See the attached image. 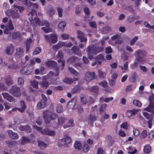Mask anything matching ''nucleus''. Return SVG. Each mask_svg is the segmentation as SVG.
<instances>
[{
    "label": "nucleus",
    "mask_w": 154,
    "mask_h": 154,
    "mask_svg": "<svg viewBox=\"0 0 154 154\" xmlns=\"http://www.w3.org/2000/svg\"><path fill=\"white\" fill-rule=\"evenodd\" d=\"M138 39V37L137 36H135L131 40L130 42V45L131 46H133L134 44L136 41Z\"/></svg>",
    "instance_id": "nucleus-33"
},
{
    "label": "nucleus",
    "mask_w": 154,
    "mask_h": 154,
    "mask_svg": "<svg viewBox=\"0 0 154 154\" xmlns=\"http://www.w3.org/2000/svg\"><path fill=\"white\" fill-rule=\"evenodd\" d=\"M8 133L9 137L12 139L16 140L19 137V136L17 133L13 132L11 130L8 131Z\"/></svg>",
    "instance_id": "nucleus-20"
},
{
    "label": "nucleus",
    "mask_w": 154,
    "mask_h": 154,
    "mask_svg": "<svg viewBox=\"0 0 154 154\" xmlns=\"http://www.w3.org/2000/svg\"><path fill=\"white\" fill-rule=\"evenodd\" d=\"M89 24L90 26L92 28H96L97 27V25L95 21L90 22H89Z\"/></svg>",
    "instance_id": "nucleus-54"
},
{
    "label": "nucleus",
    "mask_w": 154,
    "mask_h": 154,
    "mask_svg": "<svg viewBox=\"0 0 154 154\" xmlns=\"http://www.w3.org/2000/svg\"><path fill=\"white\" fill-rule=\"evenodd\" d=\"M107 104L106 103H103L101 105L99 109L100 113H101L106 109L107 107Z\"/></svg>",
    "instance_id": "nucleus-31"
},
{
    "label": "nucleus",
    "mask_w": 154,
    "mask_h": 154,
    "mask_svg": "<svg viewBox=\"0 0 154 154\" xmlns=\"http://www.w3.org/2000/svg\"><path fill=\"white\" fill-rule=\"evenodd\" d=\"M96 119V116L93 115H91L90 116L88 120L90 123L93 122L94 121H95Z\"/></svg>",
    "instance_id": "nucleus-38"
},
{
    "label": "nucleus",
    "mask_w": 154,
    "mask_h": 154,
    "mask_svg": "<svg viewBox=\"0 0 154 154\" xmlns=\"http://www.w3.org/2000/svg\"><path fill=\"white\" fill-rule=\"evenodd\" d=\"M34 21L36 25H40L41 24V21L39 18L38 17H36L34 18Z\"/></svg>",
    "instance_id": "nucleus-63"
},
{
    "label": "nucleus",
    "mask_w": 154,
    "mask_h": 154,
    "mask_svg": "<svg viewBox=\"0 0 154 154\" xmlns=\"http://www.w3.org/2000/svg\"><path fill=\"white\" fill-rule=\"evenodd\" d=\"M45 69L44 67L41 66L39 69H35V73L36 75H38L40 73H42V72Z\"/></svg>",
    "instance_id": "nucleus-28"
},
{
    "label": "nucleus",
    "mask_w": 154,
    "mask_h": 154,
    "mask_svg": "<svg viewBox=\"0 0 154 154\" xmlns=\"http://www.w3.org/2000/svg\"><path fill=\"white\" fill-rule=\"evenodd\" d=\"M57 11L58 13V16L60 17H61L62 16L63 10L60 7H58Z\"/></svg>",
    "instance_id": "nucleus-49"
},
{
    "label": "nucleus",
    "mask_w": 154,
    "mask_h": 154,
    "mask_svg": "<svg viewBox=\"0 0 154 154\" xmlns=\"http://www.w3.org/2000/svg\"><path fill=\"white\" fill-rule=\"evenodd\" d=\"M64 82L68 84H71L73 82V80L72 79L66 78L64 80Z\"/></svg>",
    "instance_id": "nucleus-60"
},
{
    "label": "nucleus",
    "mask_w": 154,
    "mask_h": 154,
    "mask_svg": "<svg viewBox=\"0 0 154 154\" xmlns=\"http://www.w3.org/2000/svg\"><path fill=\"white\" fill-rule=\"evenodd\" d=\"M95 59L97 60H101L102 61H103L104 59L103 55L101 54H99L96 57Z\"/></svg>",
    "instance_id": "nucleus-52"
},
{
    "label": "nucleus",
    "mask_w": 154,
    "mask_h": 154,
    "mask_svg": "<svg viewBox=\"0 0 154 154\" xmlns=\"http://www.w3.org/2000/svg\"><path fill=\"white\" fill-rule=\"evenodd\" d=\"M58 70H56L55 73L50 71L47 75L44 76V78H46L48 80L51 81V82L52 84H56L57 83V82L56 81L52 82V79L54 77L58 76Z\"/></svg>",
    "instance_id": "nucleus-3"
},
{
    "label": "nucleus",
    "mask_w": 154,
    "mask_h": 154,
    "mask_svg": "<svg viewBox=\"0 0 154 154\" xmlns=\"http://www.w3.org/2000/svg\"><path fill=\"white\" fill-rule=\"evenodd\" d=\"M134 55L137 59L140 60L146 55V53L145 51L139 49L136 51Z\"/></svg>",
    "instance_id": "nucleus-6"
},
{
    "label": "nucleus",
    "mask_w": 154,
    "mask_h": 154,
    "mask_svg": "<svg viewBox=\"0 0 154 154\" xmlns=\"http://www.w3.org/2000/svg\"><path fill=\"white\" fill-rule=\"evenodd\" d=\"M119 67L121 68L122 69H124V70H127L128 69V63L127 62L125 63L123 65V67L122 66H120Z\"/></svg>",
    "instance_id": "nucleus-48"
},
{
    "label": "nucleus",
    "mask_w": 154,
    "mask_h": 154,
    "mask_svg": "<svg viewBox=\"0 0 154 154\" xmlns=\"http://www.w3.org/2000/svg\"><path fill=\"white\" fill-rule=\"evenodd\" d=\"M32 72V70L30 69V67L29 65L23 67L20 71L21 73L26 75L29 74Z\"/></svg>",
    "instance_id": "nucleus-10"
},
{
    "label": "nucleus",
    "mask_w": 154,
    "mask_h": 154,
    "mask_svg": "<svg viewBox=\"0 0 154 154\" xmlns=\"http://www.w3.org/2000/svg\"><path fill=\"white\" fill-rule=\"evenodd\" d=\"M76 59V57L74 56H71L68 59V62L72 63L74 62H75Z\"/></svg>",
    "instance_id": "nucleus-53"
},
{
    "label": "nucleus",
    "mask_w": 154,
    "mask_h": 154,
    "mask_svg": "<svg viewBox=\"0 0 154 154\" xmlns=\"http://www.w3.org/2000/svg\"><path fill=\"white\" fill-rule=\"evenodd\" d=\"M147 132L146 130H143L141 133L140 136V138L141 139H143L146 137Z\"/></svg>",
    "instance_id": "nucleus-46"
},
{
    "label": "nucleus",
    "mask_w": 154,
    "mask_h": 154,
    "mask_svg": "<svg viewBox=\"0 0 154 154\" xmlns=\"http://www.w3.org/2000/svg\"><path fill=\"white\" fill-rule=\"evenodd\" d=\"M19 106L20 108H18L17 110L21 112H23L26 108V107L25 103L23 100H21L20 101Z\"/></svg>",
    "instance_id": "nucleus-13"
},
{
    "label": "nucleus",
    "mask_w": 154,
    "mask_h": 154,
    "mask_svg": "<svg viewBox=\"0 0 154 154\" xmlns=\"http://www.w3.org/2000/svg\"><path fill=\"white\" fill-rule=\"evenodd\" d=\"M74 125L73 121L72 119H70L68 120V121L66 124L63 125V127L64 128H66Z\"/></svg>",
    "instance_id": "nucleus-21"
},
{
    "label": "nucleus",
    "mask_w": 154,
    "mask_h": 154,
    "mask_svg": "<svg viewBox=\"0 0 154 154\" xmlns=\"http://www.w3.org/2000/svg\"><path fill=\"white\" fill-rule=\"evenodd\" d=\"M14 29V26L12 24V21L10 20L9 23L6 25L4 30V32L6 34H8L10 33V31Z\"/></svg>",
    "instance_id": "nucleus-7"
},
{
    "label": "nucleus",
    "mask_w": 154,
    "mask_h": 154,
    "mask_svg": "<svg viewBox=\"0 0 154 154\" xmlns=\"http://www.w3.org/2000/svg\"><path fill=\"white\" fill-rule=\"evenodd\" d=\"M73 51L77 55L79 56H81V52L80 51H79L77 47L75 46H73L72 48Z\"/></svg>",
    "instance_id": "nucleus-26"
},
{
    "label": "nucleus",
    "mask_w": 154,
    "mask_h": 154,
    "mask_svg": "<svg viewBox=\"0 0 154 154\" xmlns=\"http://www.w3.org/2000/svg\"><path fill=\"white\" fill-rule=\"evenodd\" d=\"M99 85L105 88L107 86L108 84L106 82L104 81L99 83Z\"/></svg>",
    "instance_id": "nucleus-56"
},
{
    "label": "nucleus",
    "mask_w": 154,
    "mask_h": 154,
    "mask_svg": "<svg viewBox=\"0 0 154 154\" xmlns=\"http://www.w3.org/2000/svg\"><path fill=\"white\" fill-rule=\"evenodd\" d=\"M63 54L61 51H59L57 54L56 57V59H58L57 60L58 63L61 62L62 65L63 67H64L65 65V61L63 59Z\"/></svg>",
    "instance_id": "nucleus-9"
},
{
    "label": "nucleus",
    "mask_w": 154,
    "mask_h": 154,
    "mask_svg": "<svg viewBox=\"0 0 154 154\" xmlns=\"http://www.w3.org/2000/svg\"><path fill=\"white\" fill-rule=\"evenodd\" d=\"M66 26V23L63 21H61L59 23L58 25V28L62 30H64V28Z\"/></svg>",
    "instance_id": "nucleus-29"
},
{
    "label": "nucleus",
    "mask_w": 154,
    "mask_h": 154,
    "mask_svg": "<svg viewBox=\"0 0 154 154\" xmlns=\"http://www.w3.org/2000/svg\"><path fill=\"white\" fill-rule=\"evenodd\" d=\"M66 119L65 117L60 116L58 117L57 125L60 126L62 125L66 121Z\"/></svg>",
    "instance_id": "nucleus-18"
},
{
    "label": "nucleus",
    "mask_w": 154,
    "mask_h": 154,
    "mask_svg": "<svg viewBox=\"0 0 154 154\" xmlns=\"http://www.w3.org/2000/svg\"><path fill=\"white\" fill-rule=\"evenodd\" d=\"M95 74V72H87L85 76V79L87 81L90 82L94 79Z\"/></svg>",
    "instance_id": "nucleus-8"
},
{
    "label": "nucleus",
    "mask_w": 154,
    "mask_h": 154,
    "mask_svg": "<svg viewBox=\"0 0 154 154\" xmlns=\"http://www.w3.org/2000/svg\"><path fill=\"white\" fill-rule=\"evenodd\" d=\"M7 88L5 86L3 83L0 82V90L1 91H6Z\"/></svg>",
    "instance_id": "nucleus-47"
},
{
    "label": "nucleus",
    "mask_w": 154,
    "mask_h": 154,
    "mask_svg": "<svg viewBox=\"0 0 154 154\" xmlns=\"http://www.w3.org/2000/svg\"><path fill=\"white\" fill-rule=\"evenodd\" d=\"M9 92L13 96L20 97L21 96L20 89L17 86H13L9 90Z\"/></svg>",
    "instance_id": "nucleus-4"
},
{
    "label": "nucleus",
    "mask_w": 154,
    "mask_h": 154,
    "mask_svg": "<svg viewBox=\"0 0 154 154\" xmlns=\"http://www.w3.org/2000/svg\"><path fill=\"white\" fill-rule=\"evenodd\" d=\"M134 88H135L133 87L132 85H128L127 87L125 89V91H131L133 90Z\"/></svg>",
    "instance_id": "nucleus-58"
},
{
    "label": "nucleus",
    "mask_w": 154,
    "mask_h": 154,
    "mask_svg": "<svg viewBox=\"0 0 154 154\" xmlns=\"http://www.w3.org/2000/svg\"><path fill=\"white\" fill-rule=\"evenodd\" d=\"M41 49L39 47H37L33 52V54L37 55L40 53L41 52Z\"/></svg>",
    "instance_id": "nucleus-43"
},
{
    "label": "nucleus",
    "mask_w": 154,
    "mask_h": 154,
    "mask_svg": "<svg viewBox=\"0 0 154 154\" xmlns=\"http://www.w3.org/2000/svg\"><path fill=\"white\" fill-rule=\"evenodd\" d=\"M67 105L69 108H73L75 105V101L73 100H72L69 101L68 102Z\"/></svg>",
    "instance_id": "nucleus-30"
},
{
    "label": "nucleus",
    "mask_w": 154,
    "mask_h": 154,
    "mask_svg": "<svg viewBox=\"0 0 154 154\" xmlns=\"http://www.w3.org/2000/svg\"><path fill=\"white\" fill-rule=\"evenodd\" d=\"M27 9L28 11L29 12V13L28 14L29 16L31 15L32 17L34 16H35L36 15V11L34 9L31 10L29 8H28Z\"/></svg>",
    "instance_id": "nucleus-36"
},
{
    "label": "nucleus",
    "mask_w": 154,
    "mask_h": 154,
    "mask_svg": "<svg viewBox=\"0 0 154 154\" xmlns=\"http://www.w3.org/2000/svg\"><path fill=\"white\" fill-rule=\"evenodd\" d=\"M63 110V107L62 105L58 104L57 106L56 111L59 113L61 112Z\"/></svg>",
    "instance_id": "nucleus-39"
},
{
    "label": "nucleus",
    "mask_w": 154,
    "mask_h": 154,
    "mask_svg": "<svg viewBox=\"0 0 154 154\" xmlns=\"http://www.w3.org/2000/svg\"><path fill=\"white\" fill-rule=\"evenodd\" d=\"M46 10L47 11V13L50 16H52L54 14L55 11L52 6L50 5L48 6Z\"/></svg>",
    "instance_id": "nucleus-16"
},
{
    "label": "nucleus",
    "mask_w": 154,
    "mask_h": 154,
    "mask_svg": "<svg viewBox=\"0 0 154 154\" xmlns=\"http://www.w3.org/2000/svg\"><path fill=\"white\" fill-rule=\"evenodd\" d=\"M32 85L33 87L35 88H38V82L35 81H33L32 83Z\"/></svg>",
    "instance_id": "nucleus-62"
},
{
    "label": "nucleus",
    "mask_w": 154,
    "mask_h": 154,
    "mask_svg": "<svg viewBox=\"0 0 154 154\" xmlns=\"http://www.w3.org/2000/svg\"><path fill=\"white\" fill-rule=\"evenodd\" d=\"M140 134V131L137 128H133V134L134 137H137Z\"/></svg>",
    "instance_id": "nucleus-35"
},
{
    "label": "nucleus",
    "mask_w": 154,
    "mask_h": 154,
    "mask_svg": "<svg viewBox=\"0 0 154 154\" xmlns=\"http://www.w3.org/2000/svg\"><path fill=\"white\" fill-rule=\"evenodd\" d=\"M144 110L150 112L154 115V105L153 103H149L148 106L144 109Z\"/></svg>",
    "instance_id": "nucleus-15"
},
{
    "label": "nucleus",
    "mask_w": 154,
    "mask_h": 154,
    "mask_svg": "<svg viewBox=\"0 0 154 154\" xmlns=\"http://www.w3.org/2000/svg\"><path fill=\"white\" fill-rule=\"evenodd\" d=\"M38 145L39 147L42 149L45 148L47 146V145L46 143L42 141H38Z\"/></svg>",
    "instance_id": "nucleus-32"
},
{
    "label": "nucleus",
    "mask_w": 154,
    "mask_h": 154,
    "mask_svg": "<svg viewBox=\"0 0 154 154\" xmlns=\"http://www.w3.org/2000/svg\"><path fill=\"white\" fill-rule=\"evenodd\" d=\"M128 125L127 122H125L122 124L121 125V127L125 129H127L128 128Z\"/></svg>",
    "instance_id": "nucleus-55"
},
{
    "label": "nucleus",
    "mask_w": 154,
    "mask_h": 154,
    "mask_svg": "<svg viewBox=\"0 0 154 154\" xmlns=\"http://www.w3.org/2000/svg\"><path fill=\"white\" fill-rule=\"evenodd\" d=\"M97 71L99 76L100 78H103L106 75L105 73L101 70L98 69Z\"/></svg>",
    "instance_id": "nucleus-42"
},
{
    "label": "nucleus",
    "mask_w": 154,
    "mask_h": 154,
    "mask_svg": "<svg viewBox=\"0 0 154 154\" xmlns=\"http://www.w3.org/2000/svg\"><path fill=\"white\" fill-rule=\"evenodd\" d=\"M63 139V140H64V141H65L66 145L69 144L70 143L71 139L69 137H67Z\"/></svg>",
    "instance_id": "nucleus-50"
},
{
    "label": "nucleus",
    "mask_w": 154,
    "mask_h": 154,
    "mask_svg": "<svg viewBox=\"0 0 154 154\" xmlns=\"http://www.w3.org/2000/svg\"><path fill=\"white\" fill-rule=\"evenodd\" d=\"M68 69L69 71L73 75H78V73L72 67H69Z\"/></svg>",
    "instance_id": "nucleus-37"
},
{
    "label": "nucleus",
    "mask_w": 154,
    "mask_h": 154,
    "mask_svg": "<svg viewBox=\"0 0 154 154\" xmlns=\"http://www.w3.org/2000/svg\"><path fill=\"white\" fill-rule=\"evenodd\" d=\"M46 102L43 100H40L37 103V107L38 109H40L44 108L46 105Z\"/></svg>",
    "instance_id": "nucleus-22"
},
{
    "label": "nucleus",
    "mask_w": 154,
    "mask_h": 154,
    "mask_svg": "<svg viewBox=\"0 0 154 154\" xmlns=\"http://www.w3.org/2000/svg\"><path fill=\"white\" fill-rule=\"evenodd\" d=\"M151 150V148L150 145L147 144L144 146L143 152L145 153L148 154L150 152Z\"/></svg>",
    "instance_id": "nucleus-23"
},
{
    "label": "nucleus",
    "mask_w": 154,
    "mask_h": 154,
    "mask_svg": "<svg viewBox=\"0 0 154 154\" xmlns=\"http://www.w3.org/2000/svg\"><path fill=\"white\" fill-rule=\"evenodd\" d=\"M23 52V50L22 48H20L17 49L16 53V56L17 57L22 56Z\"/></svg>",
    "instance_id": "nucleus-25"
},
{
    "label": "nucleus",
    "mask_w": 154,
    "mask_h": 154,
    "mask_svg": "<svg viewBox=\"0 0 154 154\" xmlns=\"http://www.w3.org/2000/svg\"><path fill=\"white\" fill-rule=\"evenodd\" d=\"M47 80L48 79L46 78H44V76L43 77L42 82L39 83V85L41 87L47 88L49 86V84Z\"/></svg>",
    "instance_id": "nucleus-19"
},
{
    "label": "nucleus",
    "mask_w": 154,
    "mask_h": 154,
    "mask_svg": "<svg viewBox=\"0 0 154 154\" xmlns=\"http://www.w3.org/2000/svg\"><path fill=\"white\" fill-rule=\"evenodd\" d=\"M119 135L121 137H124L125 136V134L124 131L122 130H120L118 131Z\"/></svg>",
    "instance_id": "nucleus-61"
},
{
    "label": "nucleus",
    "mask_w": 154,
    "mask_h": 154,
    "mask_svg": "<svg viewBox=\"0 0 154 154\" xmlns=\"http://www.w3.org/2000/svg\"><path fill=\"white\" fill-rule=\"evenodd\" d=\"M14 48L12 47H7L5 50V52L7 54L11 55L13 52Z\"/></svg>",
    "instance_id": "nucleus-24"
},
{
    "label": "nucleus",
    "mask_w": 154,
    "mask_h": 154,
    "mask_svg": "<svg viewBox=\"0 0 154 154\" xmlns=\"http://www.w3.org/2000/svg\"><path fill=\"white\" fill-rule=\"evenodd\" d=\"M138 111L139 110L136 109L128 110L126 111V114L128 118H130L132 116L135 115Z\"/></svg>",
    "instance_id": "nucleus-12"
},
{
    "label": "nucleus",
    "mask_w": 154,
    "mask_h": 154,
    "mask_svg": "<svg viewBox=\"0 0 154 154\" xmlns=\"http://www.w3.org/2000/svg\"><path fill=\"white\" fill-rule=\"evenodd\" d=\"M74 146L75 148L79 149L81 148L82 145L80 143L77 141L75 142Z\"/></svg>",
    "instance_id": "nucleus-45"
},
{
    "label": "nucleus",
    "mask_w": 154,
    "mask_h": 154,
    "mask_svg": "<svg viewBox=\"0 0 154 154\" xmlns=\"http://www.w3.org/2000/svg\"><path fill=\"white\" fill-rule=\"evenodd\" d=\"M30 142V140L28 138L25 137H23L21 141V143L23 145L29 143Z\"/></svg>",
    "instance_id": "nucleus-27"
},
{
    "label": "nucleus",
    "mask_w": 154,
    "mask_h": 154,
    "mask_svg": "<svg viewBox=\"0 0 154 154\" xmlns=\"http://www.w3.org/2000/svg\"><path fill=\"white\" fill-rule=\"evenodd\" d=\"M46 41L50 43L54 44L57 41V37L55 34H50L49 36L44 35Z\"/></svg>",
    "instance_id": "nucleus-5"
},
{
    "label": "nucleus",
    "mask_w": 154,
    "mask_h": 154,
    "mask_svg": "<svg viewBox=\"0 0 154 154\" xmlns=\"http://www.w3.org/2000/svg\"><path fill=\"white\" fill-rule=\"evenodd\" d=\"M105 50L106 53L107 54L110 53L112 51V48L110 46H109L106 48Z\"/></svg>",
    "instance_id": "nucleus-64"
},
{
    "label": "nucleus",
    "mask_w": 154,
    "mask_h": 154,
    "mask_svg": "<svg viewBox=\"0 0 154 154\" xmlns=\"http://www.w3.org/2000/svg\"><path fill=\"white\" fill-rule=\"evenodd\" d=\"M18 82L19 85L22 86L24 84V81L22 78L19 77L18 79Z\"/></svg>",
    "instance_id": "nucleus-44"
},
{
    "label": "nucleus",
    "mask_w": 154,
    "mask_h": 154,
    "mask_svg": "<svg viewBox=\"0 0 154 154\" xmlns=\"http://www.w3.org/2000/svg\"><path fill=\"white\" fill-rule=\"evenodd\" d=\"M89 147L87 144H85L83 146V150L84 152H87L89 149Z\"/></svg>",
    "instance_id": "nucleus-59"
},
{
    "label": "nucleus",
    "mask_w": 154,
    "mask_h": 154,
    "mask_svg": "<svg viewBox=\"0 0 154 154\" xmlns=\"http://www.w3.org/2000/svg\"><path fill=\"white\" fill-rule=\"evenodd\" d=\"M6 14L10 16L14 19L17 18L19 17V15L18 13L13 11H9L6 13Z\"/></svg>",
    "instance_id": "nucleus-14"
},
{
    "label": "nucleus",
    "mask_w": 154,
    "mask_h": 154,
    "mask_svg": "<svg viewBox=\"0 0 154 154\" xmlns=\"http://www.w3.org/2000/svg\"><path fill=\"white\" fill-rule=\"evenodd\" d=\"M56 63L54 61H49L46 63V65L48 67H50Z\"/></svg>",
    "instance_id": "nucleus-57"
},
{
    "label": "nucleus",
    "mask_w": 154,
    "mask_h": 154,
    "mask_svg": "<svg viewBox=\"0 0 154 154\" xmlns=\"http://www.w3.org/2000/svg\"><path fill=\"white\" fill-rule=\"evenodd\" d=\"M13 7L14 8V9L16 11H17L19 10L20 12H22L24 9L23 7L18 6L15 5H13Z\"/></svg>",
    "instance_id": "nucleus-34"
},
{
    "label": "nucleus",
    "mask_w": 154,
    "mask_h": 154,
    "mask_svg": "<svg viewBox=\"0 0 154 154\" xmlns=\"http://www.w3.org/2000/svg\"><path fill=\"white\" fill-rule=\"evenodd\" d=\"M103 50V49L102 48H97L93 45H89L87 48L86 52L88 55L89 58L91 60L93 59L94 55Z\"/></svg>",
    "instance_id": "nucleus-1"
},
{
    "label": "nucleus",
    "mask_w": 154,
    "mask_h": 154,
    "mask_svg": "<svg viewBox=\"0 0 154 154\" xmlns=\"http://www.w3.org/2000/svg\"><path fill=\"white\" fill-rule=\"evenodd\" d=\"M81 103L82 104H85L87 102V99L86 97L83 95L81 96Z\"/></svg>",
    "instance_id": "nucleus-51"
},
{
    "label": "nucleus",
    "mask_w": 154,
    "mask_h": 154,
    "mask_svg": "<svg viewBox=\"0 0 154 154\" xmlns=\"http://www.w3.org/2000/svg\"><path fill=\"white\" fill-rule=\"evenodd\" d=\"M43 118L46 124H49L51 120H53L56 118L57 116L56 113H53L49 114L48 112H44Z\"/></svg>",
    "instance_id": "nucleus-2"
},
{
    "label": "nucleus",
    "mask_w": 154,
    "mask_h": 154,
    "mask_svg": "<svg viewBox=\"0 0 154 154\" xmlns=\"http://www.w3.org/2000/svg\"><path fill=\"white\" fill-rule=\"evenodd\" d=\"M136 18L135 17V15L130 16H129L127 18V21L129 23H131L134 21L135 20Z\"/></svg>",
    "instance_id": "nucleus-40"
},
{
    "label": "nucleus",
    "mask_w": 154,
    "mask_h": 154,
    "mask_svg": "<svg viewBox=\"0 0 154 154\" xmlns=\"http://www.w3.org/2000/svg\"><path fill=\"white\" fill-rule=\"evenodd\" d=\"M133 104L137 106L141 107L142 106V104L140 102L137 100H135L133 101Z\"/></svg>",
    "instance_id": "nucleus-41"
},
{
    "label": "nucleus",
    "mask_w": 154,
    "mask_h": 154,
    "mask_svg": "<svg viewBox=\"0 0 154 154\" xmlns=\"http://www.w3.org/2000/svg\"><path fill=\"white\" fill-rule=\"evenodd\" d=\"M77 37L79 39L81 42H86L87 39L85 37L83 33L80 30H78L77 32Z\"/></svg>",
    "instance_id": "nucleus-11"
},
{
    "label": "nucleus",
    "mask_w": 154,
    "mask_h": 154,
    "mask_svg": "<svg viewBox=\"0 0 154 154\" xmlns=\"http://www.w3.org/2000/svg\"><path fill=\"white\" fill-rule=\"evenodd\" d=\"M44 25L46 27H43L42 28V29L45 32L48 33L51 32V29L48 27L49 23L48 21L45 20L44 22Z\"/></svg>",
    "instance_id": "nucleus-17"
}]
</instances>
